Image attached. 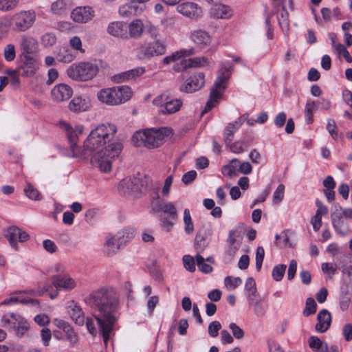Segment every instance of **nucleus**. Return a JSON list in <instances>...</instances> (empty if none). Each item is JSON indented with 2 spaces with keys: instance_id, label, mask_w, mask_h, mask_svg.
Returning <instances> with one entry per match:
<instances>
[{
  "instance_id": "obj_1",
  "label": "nucleus",
  "mask_w": 352,
  "mask_h": 352,
  "mask_svg": "<svg viewBox=\"0 0 352 352\" xmlns=\"http://www.w3.org/2000/svg\"><path fill=\"white\" fill-rule=\"evenodd\" d=\"M86 302L94 311V317H88L86 326L89 333L96 336L99 331L105 345L117 320L115 316L119 308V296L112 289H100L92 292Z\"/></svg>"
},
{
  "instance_id": "obj_2",
  "label": "nucleus",
  "mask_w": 352,
  "mask_h": 352,
  "mask_svg": "<svg viewBox=\"0 0 352 352\" xmlns=\"http://www.w3.org/2000/svg\"><path fill=\"white\" fill-rule=\"evenodd\" d=\"M116 132L115 125L102 124L91 131L84 142L85 158L91 157V164L98 167L101 172H110L112 161L122 151L123 145L120 142L110 143Z\"/></svg>"
},
{
  "instance_id": "obj_3",
  "label": "nucleus",
  "mask_w": 352,
  "mask_h": 352,
  "mask_svg": "<svg viewBox=\"0 0 352 352\" xmlns=\"http://www.w3.org/2000/svg\"><path fill=\"white\" fill-rule=\"evenodd\" d=\"M172 135V129L168 127L146 129L136 131L132 137V142L138 147L154 148L160 146L165 138Z\"/></svg>"
},
{
  "instance_id": "obj_4",
  "label": "nucleus",
  "mask_w": 352,
  "mask_h": 352,
  "mask_svg": "<svg viewBox=\"0 0 352 352\" xmlns=\"http://www.w3.org/2000/svg\"><path fill=\"white\" fill-rule=\"evenodd\" d=\"M131 89L128 86L104 88L97 93L98 100L110 106L118 105L128 101L132 96Z\"/></svg>"
},
{
  "instance_id": "obj_5",
  "label": "nucleus",
  "mask_w": 352,
  "mask_h": 352,
  "mask_svg": "<svg viewBox=\"0 0 352 352\" xmlns=\"http://www.w3.org/2000/svg\"><path fill=\"white\" fill-rule=\"evenodd\" d=\"M98 72L96 65L91 63H80L71 66L67 71V75L72 79L87 81L92 79Z\"/></svg>"
},
{
  "instance_id": "obj_6",
  "label": "nucleus",
  "mask_w": 352,
  "mask_h": 352,
  "mask_svg": "<svg viewBox=\"0 0 352 352\" xmlns=\"http://www.w3.org/2000/svg\"><path fill=\"white\" fill-rule=\"evenodd\" d=\"M232 73V67L226 68L221 67L219 70V75L214 82V87L210 90V100L206 103L204 111L202 114L210 110L214 107V102H217L218 99L221 97V94L218 89H223L226 88V82L230 78Z\"/></svg>"
},
{
  "instance_id": "obj_7",
  "label": "nucleus",
  "mask_w": 352,
  "mask_h": 352,
  "mask_svg": "<svg viewBox=\"0 0 352 352\" xmlns=\"http://www.w3.org/2000/svg\"><path fill=\"white\" fill-rule=\"evenodd\" d=\"M153 103L159 107V113L162 115H170L179 111L183 104L179 99H172L165 94L154 98Z\"/></svg>"
},
{
  "instance_id": "obj_8",
  "label": "nucleus",
  "mask_w": 352,
  "mask_h": 352,
  "mask_svg": "<svg viewBox=\"0 0 352 352\" xmlns=\"http://www.w3.org/2000/svg\"><path fill=\"white\" fill-rule=\"evenodd\" d=\"M166 53L164 42L156 40L153 43H146L138 49V57L140 60L148 59L154 56H162Z\"/></svg>"
},
{
  "instance_id": "obj_9",
  "label": "nucleus",
  "mask_w": 352,
  "mask_h": 352,
  "mask_svg": "<svg viewBox=\"0 0 352 352\" xmlns=\"http://www.w3.org/2000/svg\"><path fill=\"white\" fill-rule=\"evenodd\" d=\"M35 20L34 12L30 11H21L16 13L13 17L14 28L17 31H25L30 28Z\"/></svg>"
},
{
  "instance_id": "obj_10",
  "label": "nucleus",
  "mask_w": 352,
  "mask_h": 352,
  "mask_svg": "<svg viewBox=\"0 0 352 352\" xmlns=\"http://www.w3.org/2000/svg\"><path fill=\"white\" fill-rule=\"evenodd\" d=\"M143 185L138 177L122 179L118 186L119 191L124 195H135L142 190Z\"/></svg>"
},
{
  "instance_id": "obj_11",
  "label": "nucleus",
  "mask_w": 352,
  "mask_h": 352,
  "mask_svg": "<svg viewBox=\"0 0 352 352\" xmlns=\"http://www.w3.org/2000/svg\"><path fill=\"white\" fill-rule=\"evenodd\" d=\"M38 68L37 60L33 56H21V63L19 66V73L22 76H31Z\"/></svg>"
},
{
  "instance_id": "obj_12",
  "label": "nucleus",
  "mask_w": 352,
  "mask_h": 352,
  "mask_svg": "<svg viewBox=\"0 0 352 352\" xmlns=\"http://www.w3.org/2000/svg\"><path fill=\"white\" fill-rule=\"evenodd\" d=\"M204 78V74L201 72L193 74L187 80L186 82L180 87V91L192 93L199 90L205 84Z\"/></svg>"
},
{
  "instance_id": "obj_13",
  "label": "nucleus",
  "mask_w": 352,
  "mask_h": 352,
  "mask_svg": "<svg viewBox=\"0 0 352 352\" xmlns=\"http://www.w3.org/2000/svg\"><path fill=\"white\" fill-rule=\"evenodd\" d=\"M95 16L94 9L90 6L77 7L71 12L72 19L77 23H85Z\"/></svg>"
},
{
  "instance_id": "obj_14",
  "label": "nucleus",
  "mask_w": 352,
  "mask_h": 352,
  "mask_svg": "<svg viewBox=\"0 0 352 352\" xmlns=\"http://www.w3.org/2000/svg\"><path fill=\"white\" fill-rule=\"evenodd\" d=\"M212 234V229L210 226L203 227L195 236V248L197 254L202 252L209 243V238Z\"/></svg>"
},
{
  "instance_id": "obj_15",
  "label": "nucleus",
  "mask_w": 352,
  "mask_h": 352,
  "mask_svg": "<svg viewBox=\"0 0 352 352\" xmlns=\"http://www.w3.org/2000/svg\"><path fill=\"white\" fill-rule=\"evenodd\" d=\"M52 285L57 289L72 290L76 287L75 280L69 275L58 274L52 278Z\"/></svg>"
},
{
  "instance_id": "obj_16",
  "label": "nucleus",
  "mask_w": 352,
  "mask_h": 352,
  "mask_svg": "<svg viewBox=\"0 0 352 352\" xmlns=\"http://www.w3.org/2000/svg\"><path fill=\"white\" fill-rule=\"evenodd\" d=\"M6 237L8 239L10 245L15 247L16 241L23 242L29 239V234L16 226L10 227L7 230Z\"/></svg>"
},
{
  "instance_id": "obj_17",
  "label": "nucleus",
  "mask_w": 352,
  "mask_h": 352,
  "mask_svg": "<svg viewBox=\"0 0 352 352\" xmlns=\"http://www.w3.org/2000/svg\"><path fill=\"white\" fill-rule=\"evenodd\" d=\"M145 72L144 67H138L118 74L112 77L115 83H121L130 80H133L137 77L142 76Z\"/></svg>"
},
{
  "instance_id": "obj_18",
  "label": "nucleus",
  "mask_w": 352,
  "mask_h": 352,
  "mask_svg": "<svg viewBox=\"0 0 352 352\" xmlns=\"http://www.w3.org/2000/svg\"><path fill=\"white\" fill-rule=\"evenodd\" d=\"M51 94L54 100L61 102L68 100L72 96V89L65 84H59L52 89Z\"/></svg>"
},
{
  "instance_id": "obj_19",
  "label": "nucleus",
  "mask_w": 352,
  "mask_h": 352,
  "mask_svg": "<svg viewBox=\"0 0 352 352\" xmlns=\"http://www.w3.org/2000/svg\"><path fill=\"white\" fill-rule=\"evenodd\" d=\"M190 38L197 47L204 49L208 47L211 42L210 34L204 30H197L192 32Z\"/></svg>"
},
{
  "instance_id": "obj_20",
  "label": "nucleus",
  "mask_w": 352,
  "mask_h": 352,
  "mask_svg": "<svg viewBox=\"0 0 352 352\" xmlns=\"http://www.w3.org/2000/svg\"><path fill=\"white\" fill-rule=\"evenodd\" d=\"M177 10L182 14L190 18H196L200 15L201 10L192 2H185L177 6Z\"/></svg>"
},
{
  "instance_id": "obj_21",
  "label": "nucleus",
  "mask_w": 352,
  "mask_h": 352,
  "mask_svg": "<svg viewBox=\"0 0 352 352\" xmlns=\"http://www.w3.org/2000/svg\"><path fill=\"white\" fill-rule=\"evenodd\" d=\"M245 120H247V116L243 115L236 119L234 122L227 125L224 131L225 142L226 144L231 143L233 140L234 133L241 127Z\"/></svg>"
},
{
  "instance_id": "obj_22",
  "label": "nucleus",
  "mask_w": 352,
  "mask_h": 352,
  "mask_svg": "<svg viewBox=\"0 0 352 352\" xmlns=\"http://www.w3.org/2000/svg\"><path fill=\"white\" fill-rule=\"evenodd\" d=\"M63 125L65 129L68 131L67 137L70 144L71 150L73 153V156L76 157H85L83 148H81L76 145V142L78 140L76 131H70L71 128L67 123H63Z\"/></svg>"
},
{
  "instance_id": "obj_23",
  "label": "nucleus",
  "mask_w": 352,
  "mask_h": 352,
  "mask_svg": "<svg viewBox=\"0 0 352 352\" xmlns=\"http://www.w3.org/2000/svg\"><path fill=\"white\" fill-rule=\"evenodd\" d=\"M318 323L316 324V330L318 332L324 333L330 327L331 317L327 309L321 310L317 316Z\"/></svg>"
},
{
  "instance_id": "obj_24",
  "label": "nucleus",
  "mask_w": 352,
  "mask_h": 352,
  "mask_svg": "<svg viewBox=\"0 0 352 352\" xmlns=\"http://www.w3.org/2000/svg\"><path fill=\"white\" fill-rule=\"evenodd\" d=\"M210 14L214 19H228L232 12L228 6L217 3L211 8Z\"/></svg>"
},
{
  "instance_id": "obj_25",
  "label": "nucleus",
  "mask_w": 352,
  "mask_h": 352,
  "mask_svg": "<svg viewBox=\"0 0 352 352\" xmlns=\"http://www.w3.org/2000/svg\"><path fill=\"white\" fill-rule=\"evenodd\" d=\"M243 234L244 229L240 226L230 231L228 241L231 246H233L234 250L239 248Z\"/></svg>"
},
{
  "instance_id": "obj_26",
  "label": "nucleus",
  "mask_w": 352,
  "mask_h": 352,
  "mask_svg": "<svg viewBox=\"0 0 352 352\" xmlns=\"http://www.w3.org/2000/svg\"><path fill=\"white\" fill-rule=\"evenodd\" d=\"M21 48L22 50L21 56H32L37 49L36 41L29 36H23L21 39Z\"/></svg>"
},
{
  "instance_id": "obj_27",
  "label": "nucleus",
  "mask_w": 352,
  "mask_h": 352,
  "mask_svg": "<svg viewBox=\"0 0 352 352\" xmlns=\"http://www.w3.org/2000/svg\"><path fill=\"white\" fill-rule=\"evenodd\" d=\"M107 32L113 36L123 37L126 34V25L120 21L111 22L108 25Z\"/></svg>"
},
{
  "instance_id": "obj_28",
  "label": "nucleus",
  "mask_w": 352,
  "mask_h": 352,
  "mask_svg": "<svg viewBox=\"0 0 352 352\" xmlns=\"http://www.w3.org/2000/svg\"><path fill=\"white\" fill-rule=\"evenodd\" d=\"M249 303L253 306L254 313L257 318H261L265 316L267 304L265 302L263 298L258 297L254 302H249Z\"/></svg>"
},
{
  "instance_id": "obj_29",
  "label": "nucleus",
  "mask_w": 352,
  "mask_h": 352,
  "mask_svg": "<svg viewBox=\"0 0 352 352\" xmlns=\"http://www.w3.org/2000/svg\"><path fill=\"white\" fill-rule=\"evenodd\" d=\"M144 31V23L140 19H135L129 24V34L133 38H139Z\"/></svg>"
},
{
  "instance_id": "obj_30",
  "label": "nucleus",
  "mask_w": 352,
  "mask_h": 352,
  "mask_svg": "<svg viewBox=\"0 0 352 352\" xmlns=\"http://www.w3.org/2000/svg\"><path fill=\"white\" fill-rule=\"evenodd\" d=\"M122 243L117 240L116 235L108 236L104 244L107 254L111 256L114 254L120 248Z\"/></svg>"
},
{
  "instance_id": "obj_31",
  "label": "nucleus",
  "mask_w": 352,
  "mask_h": 352,
  "mask_svg": "<svg viewBox=\"0 0 352 352\" xmlns=\"http://www.w3.org/2000/svg\"><path fill=\"white\" fill-rule=\"evenodd\" d=\"M247 292V297L249 302H254L256 298L260 297L256 287V283L252 278H248L245 285Z\"/></svg>"
},
{
  "instance_id": "obj_32",
  "label": "nucleus",
  "mask_w": 352,
  "mask_h": 352,
  "mask_svg": "<svg viewBox=\"0 0 352 352\" xmlns=\"http://www.w3.org/2000/svg\"><path fill=\"white\" fill-rule=\"evenodd\" d=\"M239 160L234 159L231 160L229 164L223 166L222 174L228 177H234L239 172Z\"/></svg>"
},
{
  "instance_id": "obj_33",
  "label": "nucleus",
  "mask_w": 352,
  "mask_h": 352,
  "mask_svg": "<svg viewBox=\"0 0 352 352\" xmlns=\"http://www.w3.org/2000/svg\"><path fill=\"white\" fill-rule=\"evenodd\" d=\"M193 54V50H182L172 54L170 56L164 58L162 62L164 64H169L171 62H175L180 60L182 57L189 56Z\"/></svg>"
},
{
  "instance_id": "obj_34",
  "label": "nucleus",
  "mask_w": 352,
  "mask_h": 352,
  "mask_svg": "<svg viewBox=\"0 0 352 352\" xmlns=\"http://www.w3.org/2000/svg\"><path fill=\"white\" fill-rule=\"evenodd\" d=\"M309 346L314 351L320 352H329L328 345L322 342L318 337L311 336L309 339Z\"/></svg>"
},
{
  "instance_id": "obj_35",
  "label": "nucleus",
  "mask_w": 352,
  "mask_h": 352,
  "mask_svg": "<svg viewBox=\"0 0 352 352\" xmlns=\"http://www.w3.org/2000/svg\"><path fill=\"white\" fill-rule=\"evenodd\" d=\"M32 303L33 305H38V301L37 300L27 299L21 296H13L8 298L5 299L1 302L2 305H10L16 303L28 304Z\"/></svg>"
},
{
  "instance_id": "obj_36",
  "label": "nucleus",
  "mask_w": 352,
  "mask_h": 352,
  "mask_svg": "<svg viewBox=\"0 0 352 352\" xmlns=\"http://www.w3.org/2000/svg\"><path fill=\"white\" fill-rule=\"evenodd\" d=\"M71 2L69 0H58L52 4V12L56 14H60L65 10L69 9Z\"/></svg>"
},
{
  "instance_id": "obj_37",
  "label": "nucleus",
  "mask_w": 352,
  "mask_h": 352,
  "mask_svg": "<svg viewBox=\"0 0 352 352\" xmlns=\"http://www.w3.org/2000/svg\"><path fill=\"white\" fill-rule=\"evenodd\" d=\"M73 321L78 325L82 326L85 323V315L82 309L75 305L70 313Z\"/></svg>"
},
{
  "instance_id": "obj_38",
  "label": "nucleus",
  "mask_w": 352,
  "mask_h": 352,
  "mask_svg": "<svg viewBox=\"0 0 352 352\" xmlns=\"http://www.w3.org/2000/svg\"><path fill=\"white\" fill-rule=\"evenodd\" d=\"M10 317L13 320L18 321V326L14 329L16 331V334L21 336L28 329V325L24 321L23 318H22L20 315H17L15 314H10Z\"/></svg>"
},
{
  "instance_id": "obj_39",
  "label": "nucleus",
  "mask_w": 352,
  "mask_h": 352,
  "mask_svg": "<svg viewBox=\"0 0 352 352\" xmlns=\"http://www.w3.org/2000/svg\"><path fill=\"white\" fill-rule=\"evenodd\" d=\"M278 21L283 32L285 34H287L289 30V14L284 6H283V10L278 16Z\"/></svg>"
},
{
  "instance_id": "obj_40",
  "label": "nucleus",
  "mask_w": 352,
  "mask_h": 352,
  "mask_svg": "<svg viewBox=\"0 0 352 352\" xmlns=\"http://www.w3.org/2000/svg\"><path fill=\"white\" fill-rule=\"evenodd\" d=\"M159 210L166 214H168L170 219L175 220L177 219V210L173 203H162L159 206Z\"/></svg>"
},
{
  "instance_id": "obj_41",
  "label": "nucleus",
  "mask_w": 352,
  "mask_h": 352,
  "mask_svg": "<svg viewBox=\"0 0 352 352\" xmlns=\"http://www.w3.org/2000/svg\"><path fill=\"white\" fill-rule=\"evenodd\" d=\"M69 108L74 112L85 111L86 109L85 100L79 97L74 98L69 104Z\"/></svg>"
},
{
  "instance_id": "obj_42",
  "label": "nucleus",
  "mask_w": 352,
  "mask_h": 352,
  "mask_svg": "<svg viewBox=\"0 0 352 352\" xmlns=\"http://www.w3.org/2000/svg\"><path fill=\"white\" fill-rule=\"evenodd\" d=\"M133 235L134 230L131 228H126L118 232L117 234H116V236L117 237L118 241H119L122 243H124L128 240L133 238Z\"/></svg>"
},
{
  "instance_id": "obj_43",
  "label": "nucleus",
  "mask_w": 352,
  "mask_h": 352,
  "mask_svg": "<svg viewBox=\"0 0 352 352\" xmlns=\"http://www.w3.org/2000/svg\"><path fill=\"white\" fill-rule=\"evenodd\" d=\"M316 109L317 108L314 101H307L305 109V114L307 124H311L313 122V115Z\"/></svg>"
},
{
  "instance_id": "obj_44",
  "label": "nucleus",
  "mask_w": 352,
  "mask_h": 352,
  "mask_svg": "<svg viewBox=\"0 0 352 352\" xmlns=\"http://www.w3.org/2000/svg\"><path fill=\"white\" fill-rule=\"evenodd\" d=\"M184 222L185 232L188 234H192L194 232V225L188 209H185L184 211Z\"/></svg>"
},
{
  "instance_id": "obj_45",
  "label": "nucleus",
  "mask_w": 352,
  "mask_h": 352,
  "mask_svg": "<svg viewBox=\"0 0 352 352\" xmlns=\"http://www.w3.org/2000/svg\"><path fill=\"white\" fill-rule=\"evenodd\" d=\"M317 305L314 299L312 298H308L306 300L305 308L303 311V315L305 316H309L316 313Z\"/></svg>"
},
{
  "instance_id": "obj_46",
  "label": "nucleus",
  "mask_w": 352,
  "mask_h": 352,
  "mask_svg": "<svg viewBox=\"0 0 352 352\" xmlns=\"http://www.w3.org/2000/svg\"><path fill=\"white\" fill-rule=\"evenodd\" d=\"M196 262L198 268L202 272L208 274L212 271V267L205 263V258L200 254H197Z\"/></svg>"
},
{
  "instance_id": "obj_47",
  "label": "nucleus",
  "mask_w": 352,
  "mask_h": 352,
  "mask_svg": "<svg viewBox=\"0 0 352 352\" xmlns=\"http://www.w3.org/2000/svg\"><path fill=\"white\" fill-rule=\"evenodd\" d=\"M286 265L281 264L276 265L272 270V276L276 281H280L283 278L286 270Z\"/></svg>"
},
{
  "instance_id": "obj_48",
  "label": "nucleus",
  "mask_w": 352,
  "mask_h": 352,
  "mask_svg": "<svg viewBox=\"0 0 352 352\" xmlns=\"http://www.w3.org/2000/svg\"><path fill=\"white\" fill-rule=\"evenodd\" d=\"M24 192L25 195L31 199H40V193L38 190L30 184H28L27 187L24 188Z\"/></svg>"
},
{
  "instance_id": "obj_49",
  "label": "nucleus",
  "mask_w": 352,
  "mask_h": 352,
  "mask_svg": "<svg viewBox=\"0 0 352 352\" xmlns=\"http://www.w3.org/2000/svg\"><path fill=\"white\" fill-rule=\"evenodd\" d=\"M19 0H0V10L8 11L14 9Z\"/></svg>"
},
{
  "instance_id": "obj_50",
  "label": "nucleus",
  "mask_w": 352,
  "mask_h": 352,
  "mask_svg": "<svg viewBox=\"0 0 352 352\" xmlns=\"http://www.w3.org/2000/svg\"><path fill=\"white\" fill-rule=\"evenodd\" d=\"M241 279L239 277L232 278V276H227L225 278V285L230 290L236 289L239 285L241 284Z\"/></svg>"
},
{
  "instance_id": "obj_51",
  "label": "nucleus",
  "mask_w": 352,
  "mask_h": 352,
  "mask_svg": "<svg viewBox=\"0 0 352 352\" xmlns=\"http://www.w3.org/2000/svg\"><path fill=\"white\" fill-rule=\"evenodd\" d=\"M183 263L184 267L189 272H193L195 271V259L190 255H185L183 257Z\"/></svg>"
},
{
  "instance_id": "obj_52",
  "label": "nucleus",
  "mask_w": 352,
  "mask_h": 352,
  "mask_svg": "<svg viewBox=\"0 0 352 352\" xmlns=\"http://www.w3.org/2000/svg\"><path fill=\"white\" fill-rule=\"evenodd\" d=\"M4 58L8 61H12L15 58L16 52L14 45H7L3 51Z\"/></svg>"
},
{
  "instance_id": "obj_53",
  "label": "nucleus",
  "mask_w": 352,
  "mask_h": 352,
  "mask_svg": "<svg viewBox=\"0 0 352 352\" xmlns=\"http://www.w3.org/2000/svg\"><path fill=\"white\" fill-rule=\"evenodd\" d=\"M221 328V324L219 321H213L209 324L208 334L212 338H216L219 334V331Z\"/></svg>"
},
{
  "instance_id": "obj_54",
  "label": "nucleus",
  "mask_w": 352,
  "mask_h": 352,
  "mask_svg": "<svg viewBox=\"0 0 352 352\" xmlns=\"http://www.w3.org/2000/svg\"><path fill=\"white\" fill-rule=\"evenodd\" d=\"M229 328L232 331L233 336L236 339H242L244 337L243 330L236 323L232 322L229 324Z\"/></svg>"
},
{
  "instance_id": "obj_55",
  "label": "nucleus",
  "mask_w": 352,
  "mask_h": 352,
  "mask_svg": "<svg viewBox=\"0 0 352 352\" xmlns=\"http://www.w3.org/2000/svg\"><path fill=\"white\" fill-rule=\"evenodd\" d=\"M321 268L324 273L334 275L338 266L336 263H323Z\"/></svg>"
},
{
  "instance_id": "obj_56",
  "label": "nucleus",
  "mask_w": 352,
  "mask_h": 352,
  "mask_svg": "<svg viewBox=\"0 0 352 352\" xmlns=\"http://www.w3.org/2000/svg\"><path fill=\"white\" fill-rule=\"evenodd\" d=\"M265 251L263 247H258L256 252V267L260 270L264 259Z\"/></svg>"
},
{
  "instance_id": "obj_57",
  "label": "nucleus",
  "mask_w": 352,
  "mask_h": 352,
  "mask_svg": "<svg viewBox=\"0 0 352 352\" xmlns=\"http://www.w3.org/2000/svg\"><path fill=\"white\" fill-rule=\"evenodd\" d=\"M58 60L63 63H71L74 60V56L67 50L63 49L60 51L58 55Z\"/></svg>"
},
{
  "instance_id": "obj_58",
  "label": "nucleus",
  "mask_w": 352,
  "mask_h": 352,
  "mask_svg": "<svg viewBox=\"0 0 352 352\" xmlns=\"http://www.w3.org/2000/svg\"><path fill=\"white\" fill-rule=\"evenodd\" d=\"M135 7L130 4H125L120 7L119 14L122 16H130L133 14Z\"/></svg>"
},
{
  "instance_id": "obj_59",
  "label": "nucleus",
  "mask_w": 352,
  "mask_h": 352,
  "mask_svg": "<svg viewBox=\"0 0 352 352\" xmlns=\"http://www.w3.org/2000/svg\"><path fill=\"white\" fill-rule=\"evenodd\" d=\"M284 192H285L284 185L279 184L273 195L274 201L276 202V203L280 202L283 199Z\"/></svg>"
},
{
  "instance_id": "obj_60",
  "label": "nucleus",
  "mask_w": 352,
  "mask_h": 352,
  "mask_svg": "<svg viewBox=\"0 0 352 352\" xmlns=\"http://www.w3.org/2000/svg\"><path fill=\"white\" fill-rule=\"evenodd\" d=\"M331 223L333 227L339 234H340L342 236H344L346 234V232L342 230V228L346 226L345 221L343 218L331 221Z\"/></svg>"
},
{
  "instance_id": "obj_61",
  "label": "nucleus",
  "mask_w": 352,
  "mask_h": 352,
  "mask_svg": "<svg viewBox=\"0 0 352 352\" xmlns=\"http://www.w3.org/2000/svg\"><path fill=\"white\" fill-rule=\"evenodd\" d=\"M336 129H337V126H336L335 121L333 120L329 119L327 121V129L328 130V131L331 134V135L333 137V138L335 140H336V138L338 137V133H337Z\"/></svg>"
},
{
  "instance_id": "obj_62",
  "label": "nucleus",
  "mask_w": 352,
  "mask_h": 352,
  "mask_svg": "<svg viewBox=\"0 0 352 352\" xmlns=\"http://www.w3.org/2000/svg\"><path fill=\"white\" fill-rule=\"evenodd\" d=\"M188 62L190 67L203 66L206 63V59L204 57H197L194 58H188Z\"/></svg>"
},
{
  "instance_id": "obj_63",
  "label": "nucleus",
  "mask_w": 352,
  "mask_h": 352,
  "mask_svg": "<svg viewBox=\"0 0 352 352\" xmlns=\"http://www.w3.org/2000/svg\"><path fill=\"white\" fill-rule=\"evenodd\" d=\"M56 41V36L52 34H45L42 37V42L45 46H52Z\"/></svg>"
},
{
  "instance_id": "obj_64",
  "label": "nucleus",
  "mask_w": 352,
  "mask_h": 352,
  "mask_svg": "<svg viewBox=\"0 0 352 352\" xmlns=\"http://www.w3.org/2000/svg\"><path fill=\"white\" fill-rule=\"evenodd\" d=\"M65 332L67 335V340L69 341L71 344H75L78 342V336L71 326L69 327L68 331Z\"/></svg>"
}]
</instances>
